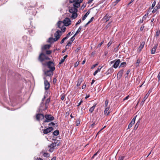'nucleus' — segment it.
Returning a JSON list of instances; mask_svg holds the SVG:
<instances>
[{"instance_id": "obj_1", "label": "nucleus", "mask_w": 160, "mask_h": 160, "mask_svg": "<svg viewBox=\"0 0 160 160\" xmlns=\"http://www.w3.org/2000/svg\"><path fill=\"white\" fill-rule=\"evenodd\" d=\"M82 0H78L73 3L72 7L69 6V12L71 13L77 12L78 11L77 8L80 6V4L82 2Z\"/></svg>"}, {"instance_id": "obj_2", "label": "nucleus", "mask_w": 160, "mask_h": 160, "mask_svg": "<svg viewBox=\"0 0 160 160\" xmlns=\"http://www.w3.org/2000/svg\"><path fill=\"white\" fill-rule=\"evenodd\" d=\"M62 32L58 30L54 33V37L55 38H49L48 40L49 42L52 43L58 40L60 38V37L62 35Z\"/></svg>"}, {"instance_id": "obj_3", "label": "nucleus", "mask_w": 160, "mask_h": 160, "mask_svg": "<svg viewBox=\"0 0 160 160\" xmlns=\"http://www.w3.org/2000/svg\"><path fill=\"white\" fill-rule=\"evenodd\" d=\"M59 143L60 142L59 141L56 140L54 142H52L51 145H48V147L50 148L49 151L50 152H52L54 149L56 148V146L59 145Z\"/></svg>"}, {"instance_id": "obj_4", "label": "nucleus", "mask_w": 160, "mask_h": 160, "mask_svg": "<svg viewBox=\"0 0 160 160\" xmlns=\"http://www.w3.org/2000/svg\"><path fill=\"white\" fill-rule=\"evenodd\" d=\"M43 65H46L50 69L54 71L55 69L54 63L52 61H49L46 63V64L42 63Z\"/></svg>"}, {"instance_id": "obj_5", "label": "nucleus", "mask_w": 160, "mask_h": 160, "mask_svg": "<svg viewBox=\"0 0 160 160\" xmlns=\"http://www.w3.org/2000/svg\"><path fill=\"white\" fill-rule=\"evenodd\" d=\"M50 58L46 55L43 53H41L39 55L38 60L41 62H42L45 60H49Z\"/></svg>"}, {"instance_id": "obj_6", "label": "nucleus", "mask_w": 160, "mask_h": 160, "mask_svg": "<svg viewBox=\"0 0 160 160\" xmlns=\"http://www.w3.org/2000/svg\"><path fill=\"white\" fill-rule=\"evenodd\" d=\"M46 119L43 121V122H49L53 120L54 118L51 114H46L44 116Z\"/></svg>"}, {"instance_id": "obj_7", "label": "nucleus", "mask_w": 160, "mask_h": 160, "mask_svg": "<svg viewBox=\"0 0 160 160\" xmlns=\"http://www.w3.org/2000/svg\"><path fill=\"white\" fill-rule=\"evenodd\" d=\"M63 24L66 26H68L71 24V21L69 18H65L63 21Z\"/></svg>"}, {"instance_id": "obj_8", "label": "nucleus", "mask_w": 160, "mask_h": 160, "mask_svg": "<svg viewBox=\"0 0 160 160\" xmlns=\"http://www.w3.org/2000/svg\"><path fill=\"white\" fill-rule=\"evenodd\" d=\"M44 81V84L45 86V90H47L49 89L50 88V83L46 80V78L44 77L43 78Z\"/></svg>"}, {"instance_id": "obj_9", "label": "nucleus", "mask_w": 160, "mask_h": 160, "mask_svg": "<svg viewBox=\"0 0 160 160\" xmlns=\"http://www.w3.org/2000/svg\"><path fill=\"white\" fill-rule=\"evenodd\" d=\"M44 116L43 114L41 113H38L37 114L36 118L38 121H39L40 120H42L44 119Z\"/></svg>"}, {"instance_id": "obj_10", "label": "nucleus", "mask_w": 160, "mask_h": 160, "mask_svg": "<svg viewBox=\"0 0 160 160\" xmlns=\"http://www.w3.org/2000/svg\"><path fill=\"white\" fill-rule=\"evenodd\" d=\"M53 130V128L52 127H49L43 130V132L44 134H48L50 132Z\"/></svg>"}, {"instance_id": "obj_11", "label": "nucleus", "mask_w": 160, "mask_h": 160, "mask_svg": "<svg viewBox=\"0 0 160 160\" xmlns=\"http://www.w3.org/2000/svg\"><path fill=\"white\" fill-rule=\"evenodd\" d=\"M53 71L50 69L49 70H47L45 72V74L47 76H50L53 74Z\"/></svg>"}, {"instance_id": "obj_12", "label": "nucleus", "mask_w": 160, "mask_h": 160, "mask_svg": "<svg viewBox=\"0 0 160 160\" xmlns=\"http://www.w3.org/2000/svg\"><path fill=\"white\" fill-rule=\"evenodd\" d=\"M120 63V60L119 59H118L115 62L113 65V67L114 68H117L119 64Z\"/></svg>"}, {"instance_id": "obj_13", "label": "nucleus", "mask_w": 160, "mask_h": 160, "mask_svg": "<svg viewBox=\"0 0 160 160\" xmlns=\"http://www.w3.org/2000/svg\"><path fill=\"white\" fill-rule=\"evenodd\" d=\"M50 98H48L47 99L45 103V109H47L48 108V106L49 105V104L50 102Z\"/></svg>"}, {"instance_id": "obj_14", "label": "nucleus", "mask_w": 160, "mask_h": 160, "mask_svg": "<svg viewBox=\"0 0 160 160\" xmlns=\"http://www.w3.org/2000/svg\"><path fill=\"white\" fill-rule=\"evenodd\" d=\"M109 109V107H107L105 108L104 111V114L105 115H108L110 113V111H108Z\"/></svg>"}, {"instance_id": "obj_15", "label": "nucleus", "mask_w": 160, "mask_h": 160, "mask_svg": "<svg viewBox=\"0 0 160 160\" xmlns=\"http://www.w3.org/2000/svg\"><path fill=\"white\" fill-rule=\"evenodd\" d=\"M123 72V69H121L119 71L117 74V78H118L119 79L120 78L122 75Z\"/></svg>"}, {"instance_id": "obj_16", "label": "nucleus", "mask_w": 160, "mask_h": 160, "mask_svg": "<svg viewBox=\"0 0 160 160\" xmlns=\"http://www.w3.org/2000/svg\"><path fill=\"white\" fill-rule=\"evenodd\" d=\"M144 44H145V42H142V43H141L139 47V48L138 49V51L139 52H140L141 51V50H142V48H143V47L144 46Z\"/></svg>"}, {"instance_id": "obj_17", "label": "nucleus", "mask_w": 160, "mask_h": 160, "mask_svg": "<svg viewBox=\"0 0 160 160\" xmlns=\"http://www.w3.org/2000/svg\"><path fill=\"white\" fill-rule=\"evenodd\" d=\"M111 17L109 16V14L107 13L104 17L103 19L106 21V22H108L109 20Z\"/></svg>"}, {"instance_id": "obj_18", "label": "nucleus", "mask_w": 160, "mask_h": 160, "mask_svg": "<svg viewBox=\"0 0 160 160\" xmlns=\"http://www.w3.org/2000/svg\"><path fill=\"white\" fill-rule=\"evenodd\" d=\"M157 47V45L156 44L152 48L151 52V54H153L155 53Z\"/></svg>"}, {"instance_id": "obj_19", "label": "nucleus", "mask_w": 160, "mask_h": 160, "mask_svg": "<svg viewBox=\"0 0 160 160\" xmlns=\"http://www.w3.org/2000/svg\"><path fill=\"white\" fill-rule=\"evenodd\" d=\"M50 45H45L42 47V50H44L47 49H48L50 48Z\"/></svg>"}, {"instance_id": "obj_20", "label": "nucleus", "mask_w": 160, "mask_h": 160, "mask_svg": "<svg viewBox=\"0 0 160 160\" xmlns=\"http://www.w3.org/2000/svg\"><path fill=\"white\" fill-rule=\"evenodd\" d=\"M57 25L58 26V27L61 28V27H62L64 25V24H63V22L59 21L57 23Z\"/></svg>"}, {"instance_id": "obj_21", "label": "nucleus", "mask_w": 160, "mask_h": 160, "mask_svg": "<svg viewBox=\"0 0 160 160\" xmlns=\"http://www.w3.org/2000/svg\"><path fill=\"white\" fill-rule=\"evenodd\" d=\"M90 12V10H88L87 12L85 14V15L83 16V17L82 18V20H84L88 16Z\"/></svg>"}, {"instance_id": "obj_22", "label": "nucleus", "mask_w": 160, "mask_h": 160, "mask_svg": "<svg viewBox=\"0 0 160 160\" xmlns=\"http://www.w3.org/2000/svg\"><path fill=\"white\" fill-rule=\"evenodd\" d=\"M67 57L68 55H66L64 57H63V58H62L59 63V64H62V62H64L65 59Z\"/></svg>"}, {"instance_id": "obj_23", "label": "nucleus", "mask_w": 160, "mask_h": 160, "mask_svg": "<svg viewBox=\"0 0 160 160\" xmlns=\"http://www.w3.org/2000/svg\"><path fill=\"white\" fill-rule=\"evenodd\" d=\"M148 98V96H147V94L146 95L145 97H144L142 100V101L141 102V103H140V105H142V106L144 102H145V100L146 99Z\"/></svg>"}, {"instance_id": "obj_24", "label": "nucleus", "mask_w": 160, "mask_h": 160, "mask_svg": "<svg viewBox=\"0 0 160 160\" xmlns=\"http://www.w3.org/2000/svg\"><path fill=\"white\" fill-rule=\"evenodd\" d=\"M96 104H94L93 105V106H92V107L90 108L89 109V111L90 112H93V111H94V110L96 107Z\"/></svg>"}, {"instance_id": "obj_25", "label": "nucleus", "mask_w": 160, "mask_h": 160, "mask_svg": "<svg viewBox=\"0 0 160 160\" xmlns=\"http://www.w3.org/2000/svg\"><path fill=\"white\" fill-rule=\"evenodd\" d=\"M72 14L71 16V17L73 19H75L78 16V14L77 12H73L72 13Z\"/></svg>"}, {"instance_id": "obj_26", "label": "nucleus", "mask_w": 160, "mask_h": 160, "mask_svg": "<svg viewBox=\"0 0 160 160\" xmlns=\"http://www.w3.org/2000/svg\"><path fill=\"white\" fill-rule=\"evenodd\" d=\"M82 79H80L78 80V81H77V86L78 87L79 86L80 84H81V83L82 82Z\"/></svg>"}, {"instance_id": "obj_27", "label": "nucleus", "mask_w": 160, "mask_h": 160, "mask_svg": "<svg viewBox=\"0 0 160 160\" xmlns=\"http://www.w3.org/2000/svg\"><path fill=\"white\" fill-rule=\"evenodd\" d=\"M82 29V27L81 26H80L79 28H78L77 31L76 32L75 34H74V36H76L77 35L78 33L80 32L81 30Z\"/></svg>"}, {"instance_id": "obj_28", "label": "nucleus", "mask_w": 160, "mask_h": 160, "mask_svg": "<svg viewBox=\"0 0 160 160\" xmlns=\"http://www.w3.org/2000/svg\"><path fill=\"white\" fill-rule=\"evenodd\" d=\"M137 116V115H136V116L134 117L133 118L132 120L130 122V123L132 124H134L135 122V121L136 120V117Z\"/></svg>"}, {"instance_id": "obj_29", "label": "nucleus", "mask_w": 160, "mask_h": 160, "mask_svg": "<svg viewBox=\"0 0 160 160\" xmlns=\"http://www.w3.org/2000/svg\"><path fill=\"white\" fill-rule=\"evenodd\" d=\"M59 133V131L58 130H56L54 131L53 134L55 136H57L58 135Z\"/></svg>"}, {"instance_id": "obj_30", "label": "nucleus", "mask_w": 160, "mask_h": 160, "mask_svg": "<svg viewBox=\"0 0 160 160\" xmlns=\"http://www.w3.org/2000/svg\"><path fill=\"white\" fill-rule=\"evenodd\" d=\"M102 68V67H101L100 68H99L97 69L94 72V73H93V75H95L98 72H99L100 71V70Z\"/></svg>"}, {"instance_id": "obj_31", "label": "nucleus", "mask_w": 160, "mask_h": 160, "mask_svg": "<svg viewBox=\"0 0 160 160\" xmlns=\"http://www.w3.org/2000/svg\"><path fill=\"white\" fill-rule=\"evenodd\" d=\"M139 121H138L137 122V123L134 126V129L135 130H136L137 129V128H138V126L139 125Z\"/></svg>"}, {"instance_id": "obj_32", "label": "nucleus", "mask_w": 160, "mask_h": 160, "mask_svg": "<svg viewBox=\"0 0 160 160\" xmlns=\"http://www.w3.org/2000/svg\"><path fill=\"white\" fill-rule=\"evenodd\" d=\"M72 43V42L71 41H69L68 43H67V45H66V47H65V48H66V49H68V48L67 47L68 46H69L71 45V44Z\"/></svg>"}, {"instance_id": "obj_33", "label": "nucleus", "mask_w": 160, "mask_h": 160, "mask_svg": "<svg viewBox=\"0 0 160 160\" xmlns=\"http://www.w3.org/2000/svg\"><path fill=\"white\" fill-rule=\"evenodd\" d=\"M126 62H122V63H121L120 65L119 66V68L121 67H124L126 66Z\"/></svg>"}, {"instance_id": "obj_34", "label": "nucleus", "mask_w": 160, "mask_h": 160, "mask_svg": "<svg viewBox=\"0 0 160 160\" xmlns=\"http://www.w3.org/2000/svg\"><path fill=\"white\" fill-rule=\"evenodd\" d=\"M61 28V30L63 32H64L66 30V28L63 26H62V27H61V28Z\"/></svg>"}, {"instance_id": "obj_35", "label": "nucleus", "mask_w": 160, "mask_h": 160, "mask_svg": "<svg viewBox=\"0 0 160 160\" xmlns=\"http://www.w3.org/2000/svg\"><path fill=\"white\" fill-rule=\"evenodd\" d=\"M113 70L112 69V68H110L108 70V74H109V73H111L113 72Z\"/></svg>"}, {"instance_id": "obj_36", "label": "nucleus", "mask_w": 160, "mask_h": 160, "mask_svg": "<svg viewBox=\"0 0 160 160\" xmlns=\"http://www.w3.org/2000/svg\"><path fill=\"white\" fill-rule=\"evenodd\" d=\"M146 16V15H145V16H144L142 18V20H141L139 21V23H142L144 20L145 19V16Z\"/></svg>"}, {"instance_id": "obj_37", "label": "nucleus", "mask_w": 160, "mask_h": 160, "mask_svg": "<svg viewBox=\"0 0 160 160\" xmlns=\"http://www.w3.org/2000/svg\"><path fill=\"white\" fill-rule=\"evenodd\" d=\"M43 156L44 157H48L49 156V153L47 152H44L43 154Z\"/></svg>"}, {"instance_id": "obj_38", "label": "nucleus", "mask_w": 160, "mask_h": 160, "mask_svg": "<svg viewBox=\"0 0 160 160\" xmlns=\"http://www.w3.org/2000/svg\"><path fill=\"white\" fill-rule=\"evenodd\" d=\"M160 31L159 30H158L156 33L155 35L157 37L160 34Z\"/></svg>"}, {"instance_id": "obj_39", "label": "nucleus", "mask_w": 160, "mask_h": 160, "mask_svg": "<svg viewBox=\"0 0 160 160\" xmlns=\"http://www.w3.org/2000/svg\"><path fill=\"white\" fill-rule=\"evenodd\" d=\"M156 1L155 0H154V2H153V3H152V8H151V9H152L155 6V5H156Z\"/></svg>"}, {"instance_id": "obj_40", "label": "nucleus", "mask_w": 160, "mask_h": 160, "mask_svg": "<svg viewBox=\"0 0 160 160\" xmlns=\"http://www.w3.org/2000/svg\"><path fill=\"white\" fill-rule=\"evenodd\" d=\"M108 103V100L107 99L106 100L105 103V107H107Z\"/></svg>"}, {"instance_id": "obj_41", "label": "nucleus", "mask_w": 160, "mask_h": 160, "mask_svg": "<svg viewBox=\"0 0 160 160\" xmlns=\"http://www.w3.org/2000/svg\"><path fill=\"white\" fill-rule=\"evenodd\" d=\"M158 9H157V8L155 7L154 8L153 10L152 11V13H154L156 12Z\"/></svg>"}, {"instance_id": "obj_42", "label": "nucleus", "mask_w": 160, "mask_h": 160, "mask_svg": "<svg viewBox=\"0 0 160 160\" xmlns=\"http://www.w3.org/2000/svg\"><path fill=\"white\" fill-rule=\"evenodd\" d=\"M66 39H67V38H66L65 37H64L61 41L60 42V43L61 44H62V43H63L64 42V40H66Z\"/></svg>"}, {"instance_id": "obj_43", "label": "nucleus", "mask_w": 160, "mask_h": 160, "mask_svg": "<svg viewBox=\"0 0 160 160\" xmlns=\"http://www.w3.org/2000/svg\"><path fill=\"white\" fill-rule=\"evenodd\" d=\"M52 52V51L51 50H47L46 51V53L48 55L50 54Z\"/></svg>"}, {"instance_id": "obj_44", "label": "nucleus", "mask_w": 160, "mask_h": 160, "mask_svg": "<svg viewBox=\"0 0 160 160\" xmlns=\"http://www.w3.org/2000/svg\"><path fill=\"white\" fill-rule=\"evenodd\" d=\"M76 122L77 123V125H76L77 126H78L79 125V124H80V122L79 119H78L77 120Z\"/></svg>"}, {"instance_id": "obj_45", "label": "nucleus", "mask_w": 160, "mask_h": 160, "mask_svg": "<svg viewBox=\"0 0 160 160\" xmlns=\"http://www.w3.org/2000/svg\"><path fill=\"white\" fill-rule=\"evenodd\" d=\"M79 63V62H76L74 64V67H76L78 65Z\"/></svg>"}, {"instance_id": "obj_46", "label": "nucleus", "mask_w": 160, "mask_h": 160, "mask_svg": "<svg viewBox=\"0 0 160 160\" xmlns=\"http://www.w3.org/2000/svg\"><path fill=\"white\" fill-rule=\"evenodd\" d=\"M75 36H74V35L71 38H70V41H71L72 42H73V41L75 39V38L74 37H75Z\"/></svg>"}, {"instance_id": "obj_47", "label": "nucleus", "mask_w": 160, "mask_h": 160, "mask_svg": "<svg viewBox=\"0 0 160 160\" xmlns=\"http://www.w3.org/2000/svg\"><path fill=\"white\" fill-rule=\"evenodd\" d=\"M156 7L157 8V9H159L160 8V3H158Z\"/></svg>"}, {"instance_id": "obj_48", "label": "nucleus", "mask_w": 160, "mask_h": 160, "mask_svg": "<svg viewBox=\"0 0 160 160\" xmlns=\"http://www.w3.org/2000/svg\"><path fill=\"white\" fill-rule=\"evenodd\" d=\"M81 47H80L78 48L75 50L76 52H78L81 49Z\"/></svg>"}, {"instance_id": "obj_49", "label": "nucleus", "mask_w": 160, "mask_h": 160, "mask_svg": "<svg viewBox=\"0 0 160 160\" xmlns=\"http://www.w3.org/2000/svg\"><path fill=\"white\" fill-rule=\"evenodd\" d=\"M104 42V41H102L100 43L98 46V47H100L101 46V45L103 44Z\"/></svg>"}, {"instance_id": "obj_50", "label": "nucleus", "mask_w": 160, "mask_h": 160, "mask_svg": "<svg viewBox=\"0 0 160 160\" xmlns=\"http://www.w3.org/2000/svg\"><path fill=\"white\" fill-rule=\"evenodd\" d=\"M124 158V156H121L119 157L118 158L119 160H123Z\"/></svg>"}, {"instance_id": "obj_51", "label": "nucleus", "mask_w": 160, "mask_h": 160, "mask_svg": "<svg viewBox=\"0 0 160 160\" xmlns=\"http://www.w3.org/2000/svg\"><path fill=\"white\" fill-rule=\"evenodd\" d=\"M81 22V19H79L78 22L76 24V25H78Z\"/></svg>"}, {"instance_id": "obj_52", "label": "nucleus", "mask_w": 160, "mask_h": 160, "mask_svg": "<svg viewBox=\"0 0 160 160\" xmlns=\"http://www.w3.org/2000/svg\"><path fill=\"white\" fill-rule=\"evenodd\" d=\"M145 26L143 25V24L142 25L140 28V30L142 31L143 30Z\"/></svg>"}, {"instance_id": "obj_53", "label": "nucleus", "mask_w": 160, "mask_h": 160, "mask_svg": "<svg viewBox=\"0 0 160 160\" xmlns=\"http://www.w3.org/2000/svg\"><path fill=\"white\" fill-rule=\"evenodd\" d=\"M70 34H71V32H68V33L67 35H66V37H65L67 38V39L69 38Z\"/></svg>"}, {"instance_id": "obj_54", "label": "nucleus", "mask_w": 160, "mask_h": 160, "mask_svg": "<svg viewBox=\"0 0 160 160\" xmlns=\"http://www.w3.org/2000/svg\"><path fill=\"white\" fill-rule=\"evenodd\" d=\"M34 160H43L40 158H38V157H35L34 158Z\"/></svg>"}, {"instance_id": "obj_55", "label": "nucleus", "mask_w": 160, "mask_h": 160, "mask_svg": "<svg viewBox=\"0 0 160 160\" xmlns=\"http://www.w3.org/2000/svg\"><path fill=\"white\" fill-rule=\"evenodd\" d=\"M55 125V123L53 122H51L48 124L49 126H54Z\"/></svg>"}, {"instance_id": "obj_56", "label": "nucleus", "mask_w": 160, "mask_h": 160, "mask_svg": "<svg viewBox=\"0 0 160 160\" xmlns=\"http://www.w3.org/2000/svg\"><path fill=\"white\" fill-rule=\"evenodd\" d=\"M129 97V95L127 96V97H126L125 98H124L123 99V100L125 101V100L128 99Z\"/></svg>"}, {"instance_id": "obj_57", "label": "nucleus", "mask_w": 160, "mask_h": 160, "mask_svg": "<svg viewBox=\"0 0 160 160\" xmlns=\"http://www.w3.org/2000/svg\"><path fill=\"white\" fill-rule=\"evenodd\" d=\"M133 124H132L130 123L128 125V129L130 128H131Z\"/></svg>"}, {"instance_id": "obj_58", "label": "nucleus", "mask_w": 160, "mask_h": 160, "mask_svg": "<svg viewBox=\"0 0 160 160\" xmlns=\"http://www.w3.org/2000/svg\"><path fill=\"white\" fill-rule=\"evenodd\" d=\"M158 81H159L160 80V72H159V74H158Z\"/></svg>"}, {"instance_id": "obj_59", "label": "nucleus", "mask_w": 160, "mask_h": 160, "mask_svg": "<svg viewBox=\"0 0 160 160\" xmlns=\"http://www.w3.org/2000/svg\"><path fill=\"white\" fill-rule=\"evenodd\" d=\"M112 42H111V41H110L108 43V44H107V46H108V47H109L111 45V44H112Z\"/></svg>"}, {"instance_id": "obj_60", "label": "nucleus", "mask_w": 160, "mask_h": 160, "mask_svg": "<svg viewBox=\"0 0 160 160\" xmlns=\"http://www.w3.org/2000/svg\"><path fill=\"white\" fill-rule=\"evenodd\" d=\"M64 98H65V96H64V95H62V97H61V99L62 100H64Z\"/></svg>"}, {"instance_id": "obj_61", "label": "nucleus", "mask_w": 160, "mask_h": 160, "mask_svg": "<svg viewBox=\"0 0 160 160\" xmlns=\"http://www.w3.org/2000/svg\"><path fill=\"white\" fill-rule=\"evenodd\" d=\"M83 102V101L82 100H81V101L80 102H79V103H78V105H77V106L78 107L80 105H81V103H82V102Z\"/></svg>"}, {"instance_id": "obj_62", "label": "nucleus", "mask_w": 160, "mask_h": 160, "mask_svg": "<svg viewBox=\"0 0 160 160\" xmlns=\"http://www.w3.org/2000/svg\"><path fill=\"white\" fill-rule=\"evenodd\" d=\"M94 19V17H92L91 19H90L89 20V22L90 23L93 20V19Z\"/></svg>"}, {"instance_id": "obj_63", "label": "nucleus", "mask_w": 160, "mask_h": 160, "mask_svg": "<svg viewBox=\"0 0 160 160\" xmlns=\"http://www.w3.org/2000/svg\"><path fill=\"white\" fill-rule=\"evenodd\" d=\"M119 46V45L118 46L117 48H114V50L115 51H118V48Z\"/></svg>"}, {"instance_id": "obj_64", "label": "nucleus", "mask_w": 160, "mask_h": 160, "mask_svg": "<svg viewBox=\"0 0 160 160\" xmlns=\"http://www.w3.org/2000/svg\"><path fill=\"white\" fill-rule=\"evenodd\" d=\"M140 60L139 59H138L137 60L136 63L139 64L140 63Z\"/></svg>"}]
</instances>
